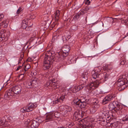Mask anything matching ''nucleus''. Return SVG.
<instances>
[{"label":"nucleus","instance_id":"obj_1","mask_svg":"<svg viewBox=\"0 0 128 128\" xmlns=\"http://www.w3.org/2000/svg\"><path fill=\"white\" fill-rule=\"evenodd\" d=\"M55 54V52L51 50L41 56V58H43L44 60L43 65L44 70L48 69L51 67L53 61L55 60L54 57Z\"/></svg>","mask_w":128,"mask_h":128},{"label":"nucleus","instance_id":"obj_2","mask_svg":"<svg viewBox=\"0 0 128 128\" xmlns=\"http://www.w3.org/2000/svg\"><path fill=\"white\" fill-rule=\"evenodd\" d=\"M101 70L99 68H97L95 70L92 71L91 74L92 77L94 79H96V78H99L93 82L90 83L88 84L87 87L88 89L92 90L95 89L98 87L100 82H101L99 81L102 80L100 78V77L102 74H101L100 73Z\"/></svg>","mask_w":128,"mask_h":128},{"label":"nucleus","instance_id":"obj_3","mask_svg":"<svg viewBox=\"0 0 128 128\" xmlns=\"http://www.w3.org/2000/svg\"><path fill=\"white\" fill-rule=\"evenodd\" d=\"M21 87L20 85L16 86L7 91L5 94L4 98L6 99H9L14 96V94H18L20 93Z\"/></svg>","mask_w":128,"mask_h":128},{"label":"nucleus","instance_id":"obj_4","mask_svg":"<svg viewBox=\"0 0 128 128\" xmlns=\"http://www.w3.org/2000/svg\"><path fill=\"white\" fill-rule=\"evenodd\" d=\"M125 76L122 75L120 76L117 80V86L119 87L118 88L119 91L123 90L127 86L126 84L125 81H126L127 79L125 78Z\"/></svg>","mask_w":128,"mask_h":128},{"label":"nucleus","instance_id":"obj_5","mask_svg":"<svg viewBox=\"0 0 128 128\" xmlns=\"http://www.w3.org/2000/svg\"><path fill=\"white\" fill-rule=\"evenodd\" d=\"M70 49V47L68 45H64L62 47V52L58 53L59 60H61L62 59H64L68 54L69 52Z\"/></svg>","mask_w":128,"mask_h":128},{"label":"nucleus","instance_id":"obj_6","mask_svg":"<svg viewBox=\"0 0 128 128\" xmlns=\"http://www.w3.org/2000/svg\"><path fill=\"white\" fill-rule=\"evenodd\" d=\"M39 123L34 120H30V119L26 121L24 124V128H36L38 127Z\"/></svg>","mask_w":128,"mask_h":128},{"label":"nucleus","instance_id":"obj_7","mask_svg":"<svg viewBox=\"0 0 128 128\" xmlns=\"http://www.w3.org/2000/svg\"><path fill=\"white\" fill-rule=\"evenodd\" d=\"M10 35L9 31L6 32L5 30H2L0 31V42L3 40H6V38Z\"/></svg>","mask_w":128,"mask_h":128},{"label":"nucleus","instance_id":"obj_8","mask_svg":"<svg viewBox=\"0 0 128 128\" xmlns=\"http://www.w3.org/2000/svg\"><path fill=\"white\" fill-rule=\"evenodd\" d=\"M120 106L118 103L117 102H113L112 103H110L108 106V107L110 110H114L116 111V110H121L120 108Z\"/></svg>","mask_w":128,"mask_h":128},{"label":"nucleus","instance_id":"obj_9","mask_svg":"<svg viewBox=\"0 0 128 128\" xmlns=\"http://www.w3.org/2000/svg\"><path fill=\"white\" fill-rule=\"evenodd\" d=\"M73 102L75 104L81 108L85 107L87 104V103L84 101H82L81 100L78 98L74 100Z\"/></svg>","mask_w":128,"mask_h":128},{"label":"nucleus","instance_id":"obj_10","mask_svg":"<svg viewBox=\"0 0 128 128\" xmlns=\"http://www.w3.org/2000/svg\"><path fill=\"white\" fill-rule=\"evenodd\" d=\"M58 118L56 116V114L52 112H50L46 114V117L45 120L46 122L51 120L54 117Z\"/></svg>","mask_w":128,"mask_h":128},{"label":"nucleus","instance_id":"obj_11","mask_svg":"<svg viewBox=\"0 0 128 128\" xmlns=\"http://www.w3.org/2000/svg\"><path fill=\"white\" fill-rule=\"evenodd\" d=\"M108 111H104L100 112L99 114L103 118H106L107 120H108V122H109V120L111 119V117L108 116Z\"/></svg>","mask_w":128,"mask_h":128},{"label":"nucleus","instance_id":"obj_12","mask_svg":"<svg viewBox=\"0 0 128 128\" xmlns=\"http://www.w3.org/2000/svg\"><path fill=\"white\" fill-rule=\"evenodd\" d=\"M74 116L77 120L81 118L82 117V111L76 110L74 114Z\"/></svg>","mask_w":128,"mask_h":128},{"label":"nucleus","instance_id":"obj_13","mask_svg":"<svg viewBox=\"0 0 128 128\" xmlns=\"http://www.w3.org/2000/svg\"><path fill=\"white\" fill-rule=\"evenodd\" d=\"M36 105L35 104L29 103L26 106L28 112L32 111L34 108H36Z\"/></svg>","mask_w":128,"mask_h":128},{"label":"nucleus","instance_id":"obj_14","mask_svg":"<svg viewBox=\"0 0 128 128\" xmlns=\"http://www.w3.org/2000/svg\"><path fill=\"white\" fill-rule=\"evenodd\" d=\"M113 98L112 96L111 95H108L103 99L102 102L104 104H106L110 101Z\"/></svg>","mask_w":128,"mask_h":128},{"label":"nucleus","instance_id":"obj_15","mask_svg":"<svg viewBox=\"0 0 128 128\" xmlns=\"http://www.w3.org/2000/svg\"><path fill=\"white\" fill-rule=\"evenodd\" d=\"M112 68L113 66L111 64H105L103 67V69L108 72L110 71Z\"/></svg>","mask_w":128,"mask_h":128},{"label":"nucleus","instance_id":"obj_16","mask_svg":"<svg viewBox=\"0 0 128 128\" xmlns=\"http://www.w3.org/2000/svg\"><path fill=\"white\" fill-rule=\"evenodd\" d=\"M60 108L63 111L66 110L70 112L72 110V108L70 106L66 105L62 106L60 107Z\"/></svg>","mask_w":128,"mask_h":128},{"label":"nucleus","instance_id":"obj_17","mask_svg":"<svg viewBox=\"0 0 128 128\" xmlns=\"http://www.w3.org/2000/svg\"><path fill=\"white\" fill-rule=\"evenodd\" d=\"M110 119L109 120V122H108V121H107V123H109L110 124V127L111 128H118V124L116 122H114V123H112L111 122V120Z\"/></svg>","mask_w":128,"mask_h":128},{"label":"nucleus","instance_id":"obj_18","mask_svg":"<svg viewBox=\"0 0 128 128\" xmlns=\"http://www.w3.org/2000/svg\"><path fill=\"white\" fill-rule=\"evenodd\" d=\"M60 11L59 10H57L55 12L54 20L56 22H58L59 18Z\"/></svg>","mask_w":128,"mask_h":128},{"label":"nucleus","instance_id":"obj_19","mask_svg":"<svg viewBox=\"0 0 128 128\" xmlns=\"http://www.w3.org/2000/svg\"><path fill=\"white\" fill-rule=\"evenodd\" d=\"M28 20L27 19H25L23 20L22 24V28L24 29L28 26Z\"/></svg>","mask_w":128,"mask_h":128},{"label":"nucleus","instance_id":"obj_20","mask_svg":"<svg viewBox=\"0 0 128 128\" xmlns=\"http://www.w3.org/2000/svg\"><path fill=\"white\" fill-rule=\"evenodd\" d=\"M8 23V21L4 20L0 23V26L3 28H6L7 27Z\"/></svg>","mask_w":128,"mask_h":128},{"label":"nucleus","instance_id":"obj_21","mask_svg":"<svg viewBox=\"0 0 128 128\" xmlns=\"http://www.w3.org/2000/svg\"><path fill=\"white\" fill-rule=\"evenodd\" d=\"M25 86L28 88H33L31 81H28L26 82Z\"/></svg>","mask_w":128,"mask_h":128},{"label":"nucleus","instance_id":"obj_22","mask_svg":"<svg viewBox=\"0 0 128 128\" xmlns=\"http://www.w3.org/2000/svg\"><path fill=\"white\" fill-rule=\"evenodd\" d=\"M88 10V9L87 8H85L84 9L78 12V14L80 16L83 15L85 14L87 12V11Z\"/></svg>","mask_w":128,"mask_h":128},{"label":"nucleus","instance_id":"obj_23","mask_svg":"<svg viewBox=\"0 0 128 128\" xmlns=\"http://www.w3.org/2000/svg\"><path fill=\"white\" fill-rule=\"evenodd\" d=\"M82 80L80 81V82L81 83V84L84 86V85H85L86 84L87 78L86 77H82Z\"/></svg>","mask_w":128,"mask_h":128},{"label":"nucleus","instance_id":"obj_24","mask_svg":"<svg viewBox=\"0 0 128 128\" xmlns=\"http://www.w3.org/2000/svg\"><path fill=\"white\" fill-rule=\"evenodd\" d=\"M32 83L33 88H36L38 86V83L36 78H34L31 81Z\"/></svg>","mask_w":128,"mask_h":128},{"label":"nucleus","instance_id":"obj_25","mask_svg":"<svg viewBox=\"0 0 128 128\" xmlns=\"http://www.w3.org/2000/svg\"><path fill=\"white\" fill-rule=\"evenodd\" d=\"M120 61V65H123L124 64L125 66H127V65H126V64L125 58L123 56L122 57Z\"/></svg>","mask_w":128,"mask_h":128},{"label":"nucleus","instance_id":"obj_26","mask_svg":"<svg viewBox=\"0 0 128 128\" xmlns=\"http://www.w3.org/2000/svg\"><path fill=\"white\" fill-rule=\"evenodd\" d=\"M92 106L96 110H97L99 107V104H98V101H97L96 102H94Z\"/></svg>","mask_w":128,"mask_h":128},{"label":"nucleus","instance_id":"obj_27","mask_svg":"<svg viewBox=\"0 0 128 128\" xmlns=\"http://www.w3.org/2000/svg\"><path fill=\"white\" fill-rule=\"evenodd\" d=\"M55 22H54L53 24L51 25L50 27V29L51 30L53 28H54L56 26H57V22H56L55 21Z\"/></svg>","mask_w":128,"mask_h":128},{"label":"nucleus","instance_id":"obj_28","mask_svg":"<svg viewBox=\"0 0 128 128\" xmlns=\"http://www.w3.org/2000/svg\"><path fill=\"white\" fill-rule=\"evenodd\" d=\"M50 84L52 83V84L54 85L56 84V79L55 78H53L52 79L50 80Z\"/></svg>","mask_w":128,"mask_h":128},{"label":"nucleus","instance_id":"obj_29","mask_svg":"<svg viewBox=\"0 0 128 128\" xmlns=\"http://www.w3.org/2000/svg\"><path fill=\"white\" fill-rule=\"evenodd\" d=\"M92 126L91 124L88 125V124L83 125V128H92Z\"/></svg>","mask_w":128,"mask_h":128},{"label":"nucleus","instance_id":"obj_30","mask_svg":"<svg viewBox=\"0 0 128 128\" xmlns=\"http://www.w3.org/2000/svg\"><path fill=\"white\" fill-rule=\"evenodd\" d=\"M65 96L62 95L61 96L59 99V101L60 102H62L64 101L65 100Z\"/></svg>","mask_w":128,"mask_h":128},{"label":"nucleus","instance_id":"obj_31","mask_svg":"<svg viewBox=\"0 0 128 128\" xmlns=\"http://www.w3.org/2000/svg\"><path fill=\"white\" fill-rule=\"evenodd\" d=\"M72 30L73 31H74L78 29V26L76 25H74L72 26L71 28Z\"/></svg>","mask_w":128,"mask_h":128},{"label":"nucleus","instance_id":"obj_32","mask_svg":"<svg viewBox=\"0 0 128 128\" xmlns=\"http://www.w3.org/2000/svg\"><path fill=\"white\" fill-rule=\"evenodd\" d=\"M30 68V65L28 64H27L25 66L24 68V72H26L27 70Z\"/></svg>","mask_w":128,"mask_h":128},{"label":"nucleus","instance_id":"obj_33","mask_svg":"<svg viewBox=\"0 0 128 128\" xmlns=\"http://www.w3.org/2000/svg\"><path fill=\"white\" fill-rule=\"evenodd\" d=\"M4 118H2V120L0 118V126H2L5 123V120L4 119Z\"/></svg>","mask_w":128,"mask_h":128},{"label":"nucleus","instance_id":"obj_34","mask_svg":"<svg viewBox=\"0 0 128 128\" xmlns=\"http://www.w3.org/2000/svg\"><path fill=\"white\" fill-rule=\"evenodd\" d=\"M88 72L87 71H84L82 75V77H86V78H87V75L88 74Z\"/></svg>","mask_w":128,"mask_h":128},{"label":"nucleus","instance_id":"obj_35","mask_svg":"<svg viewBox=\"0 0 128 128\" xmlns=\"http://www.w3.org/2000/svg\"><path fill=\"white\" fill-rule=\"evenodd\" d=\"M20 111L23 113L28 112V109L26 108V107H24L21 108L20 109Z\"/></svg>","mask_w":128,"mask_h":128},{"label":"nucleus","instance_id":"obj_36","mask_svg":"<svg viewBox=\"0 0 128 128\" xmlns=\"http://www.w3.org/2000/svg\"><path fill=\"white\" fill-rule=\"evenodd\" d=\"M90 110L91 112L92 113H94L97 110H96V109L94 108V107L92 106V107L90 108Z\"/></svg>","mask_w":128,"mask_h":128},{"label":"nucleus","instance_id":"obj_37","mask_svg":"<svg viewBox=\"0 0 128 128\" xmlns=\"http://www.w3.org/2000/svg\"><path fill=\"white\" fill-rule=\"evenodd\" d=\"M80 16L78 13L73 18L74 20H78Z\"/></svg>","mask_w":128,"mask_h":128},{"label":"nucleus","instance_id":"obj_38","mask_svg":"<svg viewBox=\"0 0 128 128\" xmlns=\"http://www.w3.org/2000/svg\"><path fill=\"white\" fill-rule=\"evenodd\" d=\"M110 75L109 74H106L104 76L105 80L106 81L109 78Z\"/></svg>","mask_w":128,"mask_h":128},{"label":"nucleus","instance_id":"obj_39","mask_svg":"<svg viewBox=\"0 0 128 128\" xmlns=\"http://www.w3.org/2000/svg\"><path fill=\"white\" fill-rule=\"evenodd\" d=\"M23 9L22 8L20 7L16 12V13L18 14L20 13L22 11Z\"/></svg>","mask_w":128,"mask_h":128},{"label":"nucleus","instance_id":"obj_40","mask_svg":"<svg viewBox=\"0 0 128 128\" xmlns=\"http://www.w3.org/2000/svg\"><path fill=\"white\" fill-rule=\"evenodd\" d=\"M84 86H83L82 85L78 86H76L78 90V91L82 89L84 87Z\"/></svg>","mask_w":128,"mask_h":128},{"label":"nucleus","instance_id":"obj_41","mask_svg":"<svg viewBox=\"0 0 128 128\" xmlns=\"http://www.w3.org/2000/svg\"><path fill=\"white\" fill-rule=\"evenodd\" d=\"M72 91L74 93H76L78 91L76 86L74 87Z\"/></svg>","mask_w":128,"mask_h":128},{"label":"nucleus","instance_id":"obj_42","mask_svg":"<svg viewBox=\"0 0 128 128\" xmlns=\"http://www.w3.org/2000/svg\"><path fill=\"white\" fill-rule=\"evenodd\" d=\"M122 120L124 122L128 121V116H126L123 118L122 119Z\"/></svg>","mask_w":128,"mask_h":128},{"label":"nucleus","instance_id":"obj_43","mask_svg":"<svg viewBox=\"0 0 128 128\" xmlns=\"http://www.w3.org/2000/svg\"><path fill=\"white\" fill-rule=\"evenodd\" d=\"M59 101V99H57L56 100H55L53 101L52 102V103L54 104H57L58 102Z\"/></svg>","mask_w":128,"mask_h":128},{"label":"nucleus","instance_id":"obj_44","mask_svg":"<svg viewBox=\"0 0 128 128\" xmlns=\"http://www.w3.org/2000/svg\"><path fill=\"white\" fill-rule=\"evenodd\" d=\"M31 26H27L26 28H25L24 29H25V30L27 31H29L30 29V28H31Z\"/></svg>","mask_w":128,"mask_h":128},{"label":"nucleus","instance_id":"obj_45","mask_svg":"<svg viewBox=\"0 0 128 128\" xmlns=\"http://www.w3.org/2000/svg\"><path fill=\"white\" fill-rule=\"evenodd\" d=\"M64 116H66L68 115V112H69L70 111H68L67 110H64Z\"/></svg>","mask_w":128,"mask_h":128},{"label":"nucleus","instance_id":"obj_46","mask_svg":"<svg viewBox=\"0 0 128 128\" xmlns=\"http://www.w3.org/2000/svg\"><path fill=\"white\" fill-rule=\"evenodd\" d=\"M4 16L3 14H0V21L3 18Z\"/></svg>","mask_w":128,"mask_h":128},{"label":"nucleus","instance_id":"obj_47","mask_svg":"<svg viewBox=\"0 0 128 128\" xmlns=\"http://www.w3.org/2000/svg\"><path fill=\"white\" fill-rule=\"evenodd\" d=\"M124 22L126 24H127L128 26V20H124Z\"/></svg>","mask_w":128,"mask_h":128},{"label":"nucleus","instance_id":"obj_48","mask_svg":"<svg viewBox=\"0 0 128 128\" xmlns=\"http://www.w3.org/2000/svg\"><path fill=\"white\" fill-rule=\"evenodd\" d=\"M85 3L86 4L89 5L90 3V2L89 0H87L85 2Z\"/></svg>","mask_w":128,"mask_h":128},{"label":"nucleus","instance_id":"obj_49","mask_svg":"<svg viewBox=\"0 0 128 128\" xmlns=\"http://www.w3.org/2000/svg\"><path fill=\"white\" fill-rule=\"evenodd\" d=\"M56 36H54L52 40V42H54V41L56 40Z\"/></svg>","mask_w":128,"mask_h":128},{"label":"nucleus","instance_id":"obj_50","mask_svg":"<svg viewBox=\"0 0 128 128\" xmlns=\"http://www.w3.org/2000/svg\"><path fill=\"white\" fill-rule=\"evenodd\" d=\"M23 56L24 55L23 54L21 55L20 57V58L19 59V61H20H20L22 60Z\"/></svg>","mask_w":128,"mask_h":128},{"label":"nucleus","instance_id":"obj_51","mask_svg":"<svg viewBox=\"0 0 128 128\" xmlns=\"http://www.w3.org/2000/svg\"><path fill=\"white\" fill-rule=\"evenodd\" d=\"M61 30H60V29L57 30L56 31V33L59 34L60 33V32H61Z\"/></svg>","mask_w":128,"mask_h":128},{"label":"nucleus","instance_id":"obj_52","mask_svg":"<svg viewBox=\"0 0 128 128\" xmlns=\"http://www.w3.org/2000/svg\"><path fill=\"white\" fill-rule=\"evenodd\" d=\"M62 40H63V41H64L65 40H67V39H66V37L65 36H63L62 37Z\"/></svg>","mask_w":128,"mask_h":128},{"label":"nucleus","instance_id":"obj_53","mask_svg":"<svg viewBox=\"0 0 128 128\" xmlns=\"http://www.w3.org/2000/svg\"><path fill=\"white\" fill-rule=\"evenodd\" d=\"M108 20H110L111 21H113V19L112 18H108Z\"/></svg>","mask_w":128,"mask_h":128},{"label":"nucleus","instance_id":"obj_54","mask_svg":"<svg viewBox=\"0 0 128 128\" xmlns=\"http://www.w3.org/2000/svg\"><path fill=\"white\" fill-rule=\"evenodd\" d=\"M21 68V66H19L16 69V70H19V69Z\"/></svg>","mask_w":128,"mask_h":128},{"label":"nucleus","instance_id":"obj_55","mask_svg":"<svg viewBox=\"0 0 128 128\" xmlns=\"http://www.w3.org/2000/svg\"><path fill=\"white\" fill-rule=\"evenodd\" d=\"M73 125V124H69L68 126L69 128H70Z\"/></svg>","mask_w":128,"mask_h":128},{"label":"nucleus","instance_id":"obj_56","mask_svg":"<svg viewBox=\"0 0 128 128\" xmlns=\"http://www.w3.org/2000/svg\"><path fill=\"white\" fill-rule=\"evenodd\" d=\"M88 16V14H86V17L85 19V20L86 21V22L87 21V16Z\"/></svg>","mask_w":128,"mask_h":128},{"label":"nucleus","instance_id":"obj_57","mask_svg":"<svg viewBox=\"0 0 128 128\" xmlns=\"http://www.w3.org/2000/svg\"><path fill=\"white\" fill-rule=\"evenodd\" d=\"M126 84V85H128V80H127L126 81H125Z\"/></svg>","mask_w":128,"mask_h":128},{"label":"nucleus","instance_id":"obj_58","mask_svg":"<svg viewBox=\"0 0 128 128\" xmlns=\"http://www.w3.org/2000/svg\"><path fill=\"white\" fill-rule=\"evenodd\" d=\"M69 60H70V61L72 62H73V61H74V60H73L72 59H70V58H69Z\"/></svg>","mask_w":128,"mask_h":128},{"label":"nucleus","instance_id":"obj_59","mask_svg":"<svg viewBox=\"0 0 128 128\" xmlns=\"http://www.w3.org/2000/svg\"><path fill=\"white\" fill-rule=\"evenodd\" d=\"M33 74L34 75H36V72H33Z\"/></svg>","mask_w":128,"mask_h":128},{"label":"nucleus","instance_id":"obj_60","mask_svg":"<svg viewBox=\"0 0 128 128\" xmlns=\"http://www.w3.org/2000/svg\"><path fill=\"white\" fill-rule=\"evenodd\" d=\"M72 3V2H70L69 3V4H68V6H70V4H71Z\"/></svg>","mask_w":128,"mask_h":128},{"label":"nucleus","instance_id":"obj_61","mask_svg":"<svg viewBox=\"0 0 128 128\" xmlns=\"http://www.w3.org/2000/svg\"><path fill=\"white\" fill-rule=\"evenodd\" d=\"M66 128L65 127H64L62 126H60L58 128Z\"/></svg>","mask_w":128,"mask_h":128},{"label":"nucleus","instance_id":"obj_62","mask_svg":"<svg viewBox=\"0 0 128 128\" xmlns=\"http://www.w3.org/2000/svg\"><path fill=\"white\" fill-rule=\"evenodd\" d=\"M1 28V26H0V29Z\"/></svg>","mask_w":128,"mask_h":128},{"label":"nucleus","instance_id":"obj_63","mask_svg":"<svg viewBox=\"0 0 128 128\" xmlns=\"http://www.w3.org/2000/svg\"><path fill=\"white\" fill-rule=\"evenodd\" d=\"M105 80L104 81V82H105Z\"/></svg>","mask_w":128,"mask_h":128},{"label":"nucleus","instance_id":"obj_64","mask_svg":"<svg viewBox=\"0 0 128 128\" xmlns=\"http://www.w3.org/2000/svg\"><path fill=\"white\" fill-rule=\"evenodd\" d=\"M105 80L104 81V82H105Z\"/></svg>","mask_w":128,"mask_h":128}]
</instances>
